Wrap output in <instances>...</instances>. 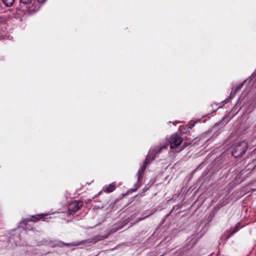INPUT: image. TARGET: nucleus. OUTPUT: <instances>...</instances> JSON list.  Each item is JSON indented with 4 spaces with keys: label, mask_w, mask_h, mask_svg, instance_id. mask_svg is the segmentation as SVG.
Segmentation results:
<instances>
[{
    "label": "nucleus",
    "mask_w": 256,
    "mask_h": 256,
    "mask_svg": "<svg viewBox=\"0 0 256 256\" xmlns=\"http://www.w3.org/2000/svg\"><path fill=\"white\" fill-rule=\"evenodd\" d=\"M182 138L178 134H174L172 136L170 140L169 144L172 149H177V152H180L184 148V146H182Z\"/></svg>",
    "instance_id": "nucleus-2"
},
{
    "label": "nucleus",
    "mask_w": 256,
    "mask_h": 256,
    "mask_svg": "<svg viewBox=\"0 0 256 256\" xmlns=\"http://www.w3.org/2000/svg\"><path fill=\"white\" fill-rule=\"evenodd\" d=\"M176 122V123H180V122ZM173 124H175V122H173Z\"/></svg>",
    "instance_id": "nucleus-20"
},
{
    "label": "nucleus",
    "mask_w": 256,
    "mask_h": 256,
    "mask_svg": "<svg viewBox=\"0 0 256 256\" xmlns=\"http://www.w3.org/2000/svg\"><path fill=\"white\" fill-rule=\"evenodd\" d=\"M240 228L239 226V225L238 224L236 226V228H234V229L230 232V234L228 236L226 237V238H228L231 235L233 234L236 232L240 230Z\"/></svg>",
    "instance_id": "nucleus-11"
},
{
    "label": "nucleus",
    "mask_w": 256,
    "mask_h": 256,
    "mask_svg": "<svg viewBox=\"0 0 256 256\" xmlns=\"http://www.w3.org/2000/svg\"><path fill=\"white\" fill-rule=\"evenodd\" d=\"M6 6H12L15 0H2Z\"/></svg>",
    "instance_id": "nucleus-10"
},
{
    "label": "nucleus",
    "mask_w": 256,
    "mask_h": 256,
    "mask_svg": "<svg viewBox=\"0 0 256 256\" xmlns=\"http://www.w3.org/2000/svg\"><path fill=\"white\" fill-rule=\"evenodd\" d=\"M168 146V144H166L165 145H164V146H162L159 148V150L156 152L155 154H154V158H152V160H154L155 158H156V156H158V154L161 152H162L164 151H166V148H167Z\"/></svg>",
    "instance_id": "nucleus-5"
},
{
    "label": "nucleus",
    "mask_w": 256,
    "mask_h": 256,
    "mask_svg": "<svg viewBox=\"0 0 256 256\" xmlns=\"http://www.w3.org/2000/svg\"><path fill=\"white\" fill-rule=\"evenodd\" d=\"M83 206V202L82 201L76 202L69 205V210L71 212H76Z\"/></svg>",
    "instance_id": "nucleus-4"
},
{
    "label": "nucleus",
    "mask_w": 256,
    "mask_h": 256,
    "mask_svg": "<svg viewBox=\"0 0 256 256\" xmlns=\"http://www.w3.org/2000/svg\"><path fill=\"white\" fill-rule=\"evenodd\" d=\"M144 214H147V216H146L145 217H144V218H138V220H137V222H140V220H144L145 218H146L148 217V216H150L152 215V214L154 213V212H153L152 210H150H150H148V211H146V212H144Z\"/></svg>",
    "instance_id": "nucleus-9"
},
{
    "label": "nucleus",
    "mask_w": 256,
    "mask_h": 256,
    "mask_svg": "<svg viewBox=\"0 0 256 256\" xmlns=\"http://www.w3.org/2000/svg\"><path fill=\"white\" fill-rule=\"evenodd\" d=\"M149 188V187H146V186L143 189V192H146Z\"/></svg>",
    "instance_id": "nucleus-16"
},
{
    "label": "nucleus",
    "mask_w": 256,
    "mask_h": 256,
    "mask_svg": "<svg viewBox=\"0 0 256 256\" xmlns=\"http://www.w3.org/2000/svg\"><path fill=\"white\" fill-rule=\"evenodd\" d=\"M106 238L104 236H96L94 239H92V240H88V242H92L93 243H96L97 242L102 240H104Z\"/></svg>",
    "instance_id": "nucleus-8"
},
{
    "label": "nucleus",
    "mask_w": 256,
    "mask_h": 256,
    "mask_svg": "<svg viewBox=\"0 0 256 256\" xmlns=\"http://www.w3.org/2000/svg\"><path fill=\"white\" fill-rule=\"evenodd\" d=\"M116 188V182H113L112 184H110L108 186L106 187L104 192H113Z\"/></svg>",
    "instance_id": "nucleus-6"
},
{
    "label": "nucleus",
    "mask_w": 256,
    "mask_h": 256,
    "mask_svg": "<svg viewBox=\"0 0 256 256\" xmlns=\"http://www.w3.org/2000/svg\"><path fill=\"white\" fill-rule=\"evenodd\" d=\"M151 153H152V152H150L148 154L142 167L141 168L140 170H138V172L136 174V176L138 177V182L135 184V186H136V188L135 190H134V191L138 189V188L140 186L141 184L140 181L142 178L143 174H144V172L149 162L148 160L151 156Z\"/></svg>",
    "instance_id": "nucleus-3"
},
{
    "label": "nucleus",
    "mask_w": 256,
    "mask_h": 256,
    "mask_svg": "<svg viewBox=\"0 0 256 256\" xmlns=\"http://www.w3.org/2000/svg\"><path fill=\"white\" fill-rule=\"evenodd\" d=\"M242 84H240L238 87L235 88H232V90L230 94V95L229 96V98H232L234 94H236V92L240 90L242 88Z\"/></svg>",
    "instance_id": "nucleus-7"
},
{
    "label": "nucleus",
    "mask_w": 256,
    "mask_h": 256,
    "mask_svg": "<svg viewBox=\"0 0 256 256\" xmlns=\"http://www.w3.org/2000/svg\"><path fill=\"white\" fill-rule=\"evenodd\" d=\"M80 243L76 242V243H72V244H66V245L68 246H79Z\"/></svg>",
    "instance_id": "nucleus-15"
},
{
    "label": "nucleus",
    "mask_w": 256,
    "mask_h": 256,
    "mask_svg": "<svg viewBox=\"0 0 256 256\" xmlns=\"http://www.w3.org/2000/svg\"><path fill=\"white\" fill-rule=\"evenodd\" d=\"M32 0H20V3H22L24 4H30Z\"/></svg>",
    "instance_id": "nucleus-13"
},
{
    "label": "nucleus",
    "mask_w": 256,
    "mask_h": 256,
    "mask_svg": "<svg viewBox=\"0 0 256 256\" xmlns=\"http://www.w3.org/2000/svg\"><path fill=\"white\" fill-rule=\"evenodd\" d=\"M14 238H13L12 236H11V237H10L9 240H10V242H12V241H13V240H14Z\"/></svg>",
    "instance_id": "nucleus-18"
},
{
    "label": "nucleus",
    "mask_w": 256,
    "mask_h": 256,
    "mask_svg": "<svg viewBox=\"0 0 256 256\" xmlns=\"http://www.w3.org/2000/svg\"><path fill=\"white\" fill-rule=\"evenodd\" d=\"M46 0H38V1L40 3H43V2H45Z\"/></svg>",
    "instance_id": "nucleus-17"
},
{
    "label": "nucleus",
    "mask_w": 256,
    "mask_h": 256,
    "mask_svg": "<svg viewBox=\"0 0 256 256\" xmlns=\"http://www.w3.org/2000/svg\"><path fill=\"white\" fill-rule=\"evenodd\" d=\"M16 245H18V244H19L18 242H16Z\"/></svg>",
    "instance_id": "nucleus-19"
},
{
    "label": "nucleus",
    "mask_w": 256,
    "mask_h": 256,
    "mask_svg": "<svg viewBox=\"0 0 256 256\" xmlns=\"http://www.w3.org/2000/svg\"><path fill=\"white\" fill-rule=\"evenodd\" d=\"M248 147L247 142L240 141L237 142L233 146L232 154L235 158L242 156L246 151Z\"/></svg>",
    "instance_id": "nucleus-1"
},
{
    "label": "nucleus",
    "mask_w": 256,
    "mask_h": 256,
    "mask_svg": "<svg viewBox=\"0 0 256 256\" xmlns=\"http://www.w3.org/2000/svg\"><path fill=\"white\" fill-rule=\"evenodd\" d=\"M34 218H35L36 220H38L42 219L43 218V215L42 214H38L36 215V216L33 217Z\"/></svg>",
    "instance_id": "nucleus-14"
},
{
    "label": "nucleus",
    "mask_w": 256,
    "mask_h": 256,
    "mask_svg": "<svg viewBox=\"0 0 256 256\" xmlns=\"http://www.w3.org/2000/svg\"><path fill=\"white\" fill-rule=\"evenodd\" d=\"M64 245V244L62 242H58L55 244H54L52 245V246H62Z\"/></svg>",
    "instance_id": "nucleus-12"
},
{
    "label": "nucleus",
    "mask_w": 256,
    "mask_h": 256,
    "mask_svg": "<svg viewBox=\"0 0 256 256\" xmlns=\"http://www.w3.org/2000/svg\"><path fill=\"white\" fill-rule=\"evenodd\" d=\"M16 238H18V236H16Z\"/></svg>",
    "instance_id": "nucleus-21"
}]
</instances>
